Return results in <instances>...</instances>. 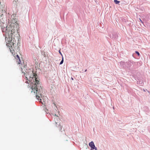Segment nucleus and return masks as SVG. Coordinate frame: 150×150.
Segmentation results:
<instances>
[{
	"label": "nucleus",
	"instance_id": "nucleus-3",
	"mask_svg": "<svg viewBox=\"0 0 150 150\" xmlns=\"http://www.w3.org/2000/svg\"><path fill=\"white\" fill-rule=\"evenodd\" d=\"M54 115V121L55 123V126L58 127L60 131L62 129V127L60 125V119L58 118V116L56 114Z\"/></svg>",
	"mask_w": 150,
	"mask_h": 150
},
{
	"label": "nucleus",
	"instance_id": "nucleus-5",
	"mask_svg": "<svg viewBox=\"0 0 150 150\" xmlns=\"http://www.w3.org/2000/svg\"><path fill=\"white\" fill-rule=\"evenodd\" d=\"M16 59H17L16 62L18 63V64L20 65V62H21V61L20 60L19 56L17 55L16 57Z\"/></svg>",
	"mask_w": 150,
	"mask_h": 150
},
{
	"label": "nucleus",
	"instance_id": "nucleus-8",
	"mask_svg": "<svg viewBox=\"0 0 150 150\" xmlns=\"http://www.w3.org/2000/svg\"><path fill=\"white\" fill-rule=\"evenodd\" d=\"M135 53L136 54H137L138 56H139L140 55L139 53V52H138L136 51Z\"/></svg>",
	"mask_w": 150,
	"mask_h": 150
},
{
	"label": "nucleus",
	"instance_id": "nucleus-2",
	"mask_svg": "<svg viewBox=\"0 0 150 150\" xmlns=\"http://www.w3.org/2000/svg\"><path fill=\"white\" fill-rule=\"evenodd\" d=\"M18 25L17 23H11L8 26H6L5 33L8 34V40L6 45L9 47L10 52L13 54L16 49V40H18L19 34L18 32Z\"/></svg>",
	"mask_w": 150,
	"mask_h": 150
},
{
	"label": "nucleus",
	"instance_id": "nucleus-6",
	"mask_svg": "<svg viewBox=\"0 0 150 150\" xmlns=\"http://www.w3.org/2000/svg\"><path fill=\"white\" fill-rule=\"evenodd\" d=\"M5 24V23H3L2 22H0V26H1V27L3 29V30H4V29H5V27L4 26V25Z\"/></svg>",
	"mask_w": 150,
	"mask_h": 150
},
{
	"label": "nucleus",
	"instance_id": "nucleus-11",
	"mask_svg": "<svg viewBox=\"0 0 150 150\" xmlns=\"http://www.w3.org/2000/svg\"><path fill=\"white\" fill-rule=\"evenodd\" d=\"M59 53H60V54L62 55V53H61V52H60V50L59 51Z\"/></svg>",
	"mask_w": 150,
	"mask_h": 150
},
{
	"label": "nucleus",
	"instance_id": "nucleus-7",
	"mask_svg": "<svg viewBox=\"0 0 150 150\" xmlns=\"http://www.w3.org/2000/svg\"><path fill=\"white\" fill-rule=\"evenodd\" d=\"M114 2L116 4H118L120 2L119 1H118L117 0H114Z\"/></svg>",
	"mask_w": 150,
	"mask_h": 150
},
{
	"label": "nucleus",
	"instance_id": "nucleus-13",
	"mask_svg": "<svg viewBox=\"0 0 150 150\" xmlns=\"http://www.w3.org/2000/svg\"><path fill=\"white\" fill-rule=\"evenodd\" d=\"M0 4H1V2H0Z\"/></svg>",
	"mask_w": 150,
	"mask_h": 150
},
{
	"label": "nucleus",
	"instance_id": "nucleus-1",
	"mask_svg": "<svg viewBox=\"0 0 150 150\" xmlns=\"http://www.w3.org/2000/svg\"><path fill=\"white\" fill-rule=\"evenodd\" d=\"M27 66H22L21 71L23 73H24V79L26 80L25 82L28 83H32L31 86L29 89V90L31 92H33L36 95L37 99L41 100L40 97H41V93L42 88L41 87L40 82L38 80V75L32 72V74L29 76V74L28 73L27 69Z\"/></svg>",
	"mask_w": 150,
	"mask_h": 150
},
{
	"label": "nucleus",
	"instance_id": "nucleus-12",
	"mask_svg": "<svg viewBox=\"0 0 150 150\" xmlns=\"http://www.w3.org/2000/svg\"><path fill=\"white\" fill-rule=\"evenodd\" d=\"M86 71V69L85 71Z\"/></svg>",
	"mask_w": 150,
	"mask_h": 150
},
{
	"label": "nucleus",
	"instance_id": "nucleus-10",
	"mask_svg": "<svg viewBox=\"0 0 150 150\" xmlns=\"http://www.w3.org/2000/svg\"><path fill=\"white\" fill-rule=\"evenodd\" d=\"M18 1V0H14L13 2V3H14L15 2L16 3V4L17 2Z\"/></svg>",
	"mask_w": 150,
	"mask_h": 150
},
{
	"label": "nucleus",
	"instance_id": "nucleus-9",
	"mask_svg": "<svg viewBox=\"0 0 150 150\" xmlns=\"http://www.w3.org/2000/svg\"><path fill=\"white\" fill-rule=\"evenodd\" d=\"M63 58L62 59V61L60 62V63L59 64H62L63 63Z\"/></svg>",
	"mask_w": 150,
	"mask_h": 150
},
{
	"label": "nucleus",
	"instance_id": "nucleus-4",
	"mask_svg": "<svg viewBox=\"0 0 150 150\" xmlns=\"http://www.w3.org/2000/svg\"><path fill=\"white\" fill-rule=\"evenodd\" d=\"M89 145L91 147V149H97V148L95 146L94 143L92 141L91 142L89 143Z\"/></svg>",
	"mask_w": 150,
	"mask_h": 150
}]
</instances>
